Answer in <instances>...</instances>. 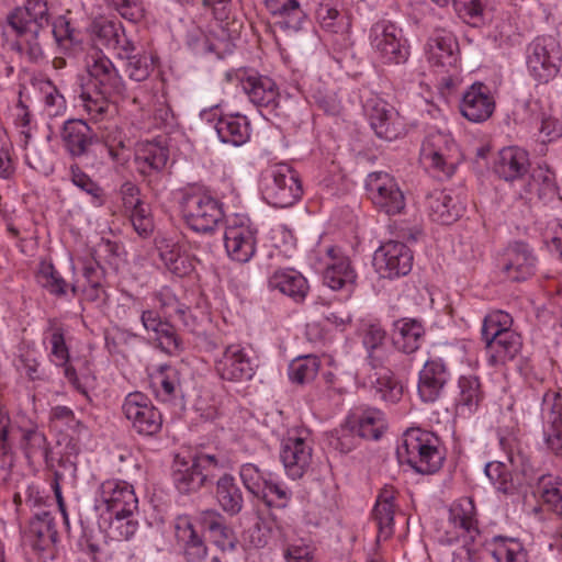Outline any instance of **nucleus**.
I'll list each match as a JSON object with an SVG mask.
<instances>
[{
  "label": "nucleus",
  "mask_w": 562,
  "mask_h": 562,
  "mask_svg": "<svg viewBox=\"0 0 562 562\" xmlns=\"http://www.w3.org/2000/svg\"><path fill=\"white\" fill-rule=\"evenodd\" d=\"M87 77H79L81 105L94 121L106 117L112 109L110 99L120 95L125 83L110 58L97 53L87 61Z\"/></svg>",
  "instance_id": "obj_1"
},
{
  "label": "nucleus",
  "mask_w": 562,
  "mask_h": 562,
  "mask_svg": "<svg viewBox=\"0 0 562 562\" xmlns=\"http://www.w3.org/2000/svg\"><path fill=\"white\" fill-rule=\"evenodd\" d=\"M386 333L379 324L366 325L362 330V345L367 350V363L373 371L369 374V383L382 401L396 403L402 396V385L394 379L387 368L389 349Z\"/></svg>",
  "instance_id": "obj_2"
},
{
  "label": "nucleus",
  "mask_w": 562,
  "mask_h": 562,
  "mask_svg": "<svg viewBox=\"0 0 562 562\" xmlns=\"http://www.w3.org/2000/svg\"><path fill=\"white\" fill-rule=\"evenodd\" d=\"M48 22V7L42 0H31L26 9H13L7 15V23L16 35L11 49L29 63H38L44 57L38 34Z\"/></svg>",
  "instance_id": "obj_3"
},
{
  "label": "nucleus",
  "mask_w": 562,
  "mask_h": 562,
  "mask_svg": "<svg viewBox=\"0 0 562 562\" xmlns=\"http://www.w3.org/2000/svg\"><path fill=\"white\" fill-rule=\"evenodd\" d=\"M400 463L409 465L419 474H434L445 461L441 441L434 432L420 428H409L396 449Z\"/></svg>",
  "instance_id": "obj_4"
},
{
  "label": "nucleus",
  "mask_w": 562,
  "mask_h": 562,
  "mask_svg": "<svg viewBox=\"0 0 562 562\" xmlns=\"http://www.w3.org/2000/svg\"><path fill=\"white\" fill-rule=\"evenodd\" d=\"M180 212L187 226L201 234H211L224 220L223 203L201 188L181 192Z\"/></svg>",
  "instance_id": "obj_5"
},
{
  "label": "nucleus",
  "mask_w": 562,
  "mask_h": 562,
  "mask_svg": "<svg viewBox=\"0 0 562 562\" xmlns=\"http://www.w3.org/2000/svg\"><path fill=\"white\" fill-rule=\"evenodd\" d=\"M263 199L274 207H289L296 203L303 193L299 173L286 164L267 168L260 180Z\"/></svg>",
  "instance_id": "obj_6"
},
{
  "label": "nucleus",
  "mask_w": 562,
  "mask_h": 562,
  "mask_svg": "<svg viewBox=\"0 0 562 562\" xmlns=\"http://www.w3.org/2000/svg\"><path fill=\"white\" fill-rule=\"evenodd\" d=\"M525 58L528 75L537 83H548L560 71L562 46L553 36H538L527 45Z\"/></svg>",
  "instance_id": "obj_7"
},
{
  "label": "nucleus",
  "mask_w": 562,
  "mask_h": 562,
  "mask_svg": "<svg viewBox=\"0 0 562 562\" xmlns=\"http://www.w3.org/2000/svg\"><path fill=\"white\" fill-rule=\"evenodd\" d=\"M223 462L215 456L198 453L191 460L177 457L172 467V481L182 494L198 492L214 477V470L222 468Z\"/></svg>",
  "instance_id": "obj_8"
},
{
  "label": "nucleus",
  "mask_w": 562,
  "mask_h": 562,
  "mask_svg": "<svg viewBox=\"0 0 562 562\" xmlns=\"http://www.w3.org/2000/svg\"><path fill=\"white\" fill-rule=\"evenodd\" d=\"M423 161L439 179H449L462 160V154L450 134L429 133L422 145Z\"/></svg>",
  "instance_id": "obj_9"
},
{
  "label": "nucleus",
  "mask_w": 562,
  "mask_h": 562,
  "mask_svg": "<svg viewBox=\"0 0 562 562\" xmlns=\"http://www.w3.org/2000/svg\"><path fill=\"white\" fill-rule=\"evenodd\" d=\"M370 44L376 58L385 65L407 61L409 46L402 29L390 21H379L370 30Z\"/></svg>",
  "instance_id": "obj_10"
},
{
  "label": "nucleus",
  "mask_w": 562,
  "mask_h": 562,
  "mask_svg": "<svg viewBox=\"0 0 562 562\" xmlns=\"http://www.w3.org/2000/svg\"><path fill=\"white\" fill-rule=\"evenodd\" d=\"M366 191L373 206L386 215L401 214L406 205L397 180L384 171H374L366 178Z\"/></svg>",
  "instance_id": "obj_11"
},
{
  "label": "nucleus",
  "mask_w": 562,
  "mask_h": 562,
  "mask_svg": "<svg viewBox=\"0 0 562 562\" xmlns=\"http://www.w3.org/2000/svg\"><path fill=\"white\" fill-rule=\"evenodd\" d=\"M214 370L224 381L245 382L252 379L257 364L241 344H229L213 356Z\"/></svg>",
  "instance_id": "obj_12"
},
{
  "label": "nucleus",
  "mask_w": 562,
  "mask_h": 562,
  "mask_svg": "<svg viewBox=\"0 0 562 562\" xmlns=\"http://www.w3.org/2000/svg\"><path fill=\"white\" fill-rule=\"evenodd\" d=\"M257 228L249 217L234 215L227 220L224 233V246L229 258L246 263L256 252Z\"/></svg>",
  "instance_id": "obj_13"
},
{
  "label": "nucleus",
  "mask_w": 562,
  "mask_h": 562,
  "mask_svg": "<svg viewBox=\"0 0 562 562\" xmlns=\"http://www.w3.org/2000/svg\"><path fill=\"white\" fill-rule=\"evenodd\" d=\"M122 412L131 427L139 435L154 436L162 426V416L150 398L142 392L128 393L123 402Z\"/></svg>",
  "instance_id": "obj_14"
},
{
  "label": "nucleus",
  "mask_w": 562,
  "mask_h": 562,
  "mask_svg": "<svg viewBox=\"0 0 562 562\" xmlns=\"http://www.w3.org/2000/svg\"><path fill=\"white\" fill-rule=\"evenodd\" d=\"M449 525L450 529L438 538L440 544L453 546L460 538L475 539L480 535L476 508L471 497H462L452 504Z\"/></svg>",
  "instance_id": "obj_15"
},
{
  "label": "nucleus",
  "mask_w": 562,
  "mask_h": 562,
  "mask_svg": "<svg viewBox=\"0 0 562 562\" xmlns=\"http://www.w3.org/2000/svg\"><path fill=\"white\" fill-rule=\"evenodd\" d=\"M373 266L383 279L405 277L413 267V252L404 243L389 240L375 250Z\"/></svg>",
  "instance_id": "obj_16"
},
{
  "label": "nucleus",
  "mask_w": 562,
  "mask_h": 562,
  "mask_svg": "<svg viewBox=\"0 0 562 562\" xmlns=\"http://www.w3.org/2000/svg\"><path fill=\"white\" fill-rule=\"evenodd\" d=\"M95 503L98 508H104L111 515L135 514L138 508L133 485L119 479H110L100 484Z\"/></svg>",
  "instance_id": "obj_17"
},
{
  "label": "nucleus",
  "mask_w": 562,
  "mask_h": 562,
  "mask_svg": "<svg viewBox=\"0 0 562 562\" xmlns=\"http://www.w3.org/2000/svg\"><path fill=\"white\" fill-rule=\"evenodd\" d=\"M538 259L532 248L524 241L509 244L498 259V267L512 281H525L535 274Z\"/></svg>",
  "instance_id": "obj_18"
},
{
  "label": "nucleus",
  "mask_w": 562,
  "mask_h": 562,
  "mask_svg": "<svg viewBox=\"0 0 562 562\" xmlns=\"http://www.w3.org/2000/svg\"><path fill=\"white\" fill-rule=\"evenodd\" d=\"M326 258L324 283L334 291H342L346 297L350 296L357 282V272L350 259L336 246L326 248Z\"/></svg>",
  "instance_id": "obj_19"
},
{
  "label": "nucleus",
  "mask_w": 562,
  "mask_h": 562,
  "mask_svg": "<svg viewBox=\"0 0 562 562\" xmlns=\"http://www.w3.org/2000/svg\"><path fill=\"white\" fill-rule=\"evenodd\" d=\"M543 442L554 454L562 451V396L548 391L542 397L541 406Z\"/></svg>",
  "instance_id": "obj_20"
},
{
  "label": "nucleus",
  "mask_w": 562,
  "mask_h": 562,
  "mask_svg": "<svg viewBox=\"0 0 562 562\" xmlns=\"http://www.w3.org/2000/svg\"><path fill=\"white\" fill-rule=\"evenodd\" d=\"M368 119L375 135L382 139L393 140L405 134L404 119L383 100H371L368 103Z\"/></svg>",
  "instance_id": "obj_21"
},
{
  "label": "nucleus",
  "mask_w": 562,
  "mask_h": 562,
  "mask_svg": "<svg viewBox=\"0 0 562 562\" xmlns=\"http://www.w3.org/2000/svg\"><path fill=\"white\" fill-rule=\"evenodd\" d=\"M169 159V149L161 142L146 140L137 145L135 167L137 172L151 184L165 170Z\"/></svg>",
  "instance_id": "obj_22"
},
{
  "label": "nucleus",
  "mask_w": 562,
  "mask_h": 562,
  "mask_svg": "<svg viewBox=\"0 0 562 562\" xmlns=\"http://www.w3.org/2000/svg\"><path fill=\"white\" fill-rule=\"evenodd\" d=\"M313 457L311 442L302 437H288L282 441L280 459L286 475L301 479L310 469Z\"/></svg>",
  "instance_id": "obj_23"
},
{
  "label": "nucleus",
  "mask_w": 562,
  "mask_h": 562,
  "mask_svg": "<svg viewBox=\"0 0 562 562\" xmlns=\"http://www.w3.org/2000/svg\"><path fill=\"white\" fill-rule=\"evenodd\" d=\"M459 108L467 120L473 123H482L492 116L495 110V101L487 86L482 82H474L463 92Z\"/></svg>",
  "instance_id": "obj_24"
},
{
  "label": "nucleus",
  "mask_w": 562,
  "mask_h": 562,
  "mask_svg": "<svg viewBox=\"0 0 562 562\" xmlns=\"http://www.w3.org/2000/svg\"><path fill=\"white\" fill-rule=\"evenodd\" d=\"M451 378L447 364L440 358L426 361L419 371L417 391L426 403L436 402L442 394Z\"/></svg>",
  "instance_id": "obj_25"
},
{
  "label": "nucleus",
  "mask_w": 562,
  "mask_h": 562,
  "mask_svg": "<svg viewBox=\"0 0 562 562\" xmlns=\"http://www.w3.org/2000/svg\"><path fill=\"white\" fill-rule=\"evenodd\" d=\"M427 209L434 222L450 225L462 216L465 204L461 194L452 190H436L427 196Z\"/></svg>",
  "instance_id": "obj_26"
},
{
  "label": "nucleus",
  "mask_w": 562,
  "mask_h": 562,
  "mask_svg": "<svg viewBox=\"0 0 562 562\" xmlns=\"http://www.w3.org/2000/svg\"><path fill=\"white\" fill-rule=\"evenodd\" d=\"M239 81L243 91L256 106L270 110H276L279 106V89L270 77L257 72H245L240 76Z\"/></svg>",
  "instance_id": "obj_27"
},
{
  "label": "nucleus",
  "mask_w": 562,
  "mask_h": 562,
  "mask_svg": "<svg viewBox=\"0 0 562 562\" xmlns=\"http://www.w3.org/2000/svg\"><path fill=\"white\" fill-rule=\"evenodd\" d=\"M60 137L65 150L71 158L87 156L98 136L82 120H67L60 131Z\"/></svg>",
  "instance_id": "obj_28"
},
{
  "label": "nucleus",
  "mask_w": 562,
  "mask_h": 562,
  "mask_svg": "<svg viewBox=\"0 0 562 562\" xmlns=\"http://www.w3.org/2000/svg\"><path fill=\"white\" fill-rule=\"evenodd\" d=\"M425 53L431 65L453 67L458 61L459 44L451 32L435 30L427 41Z\"/></svg>",
  "instance_id": "obj_29"
},
{
  "label": "nucleus",
  "mask_w": 562,
  "mask_h": 562,
  "mask_svg": "<svg viewBox=\"0 0 562 562\" xmlns=\"http://www.w3.org/2000/svg\"><path fill=\"white\" fill-rule=\"evenodd\" d=\"M530 168L528 153L517 146L505 147L499 150L494 161V172L508 182L524 180Z\"/></svg>",
  "instance_id": "obj_30"
},
{
  "label": "nucleus",
  "mask_w": 562,
  "mask_h": 562,
  "mask_svg": "<svg viewBox=\"0 0 562 562\" xmlns=\"http://www.w3.org/2000/svg\"><path fill=\"white\" fill-rule=\"evenodd\" d=\"M21 434L20 448L29 463L44 461L46 465L50 464V446L47 437L38 429L33 420L19 426Z\"/></svg>",
  "instance_id": "obj_31"
},
{
  "label": "nucleus",
  "mask_w": 562,
  "mask_h": 562,
  "mask_svg": "<svg viewBox=\"0 0 562 562\" xmlns=\"http://www.w3.org/2000/svg\"><path fill=\"white\" fill-rule=\"evenodd\" d=\"M479 562H528V554L518 539L498 536L479 557Z\"/></svg>",
  "instance_id": "obj_32"
},
{
  "label": "nucleus",
  "mask_w": 562,
  "mask_h": 562,
  "mask_svg": "<svg viewBox=\"0 0 562 562\" xmlns=\"http://www.w3.org/2000/svg\"><path fill=\"white\" fill-rule=\"evenodd\" d=\"M268 284L271 290H278L296 303L304 301L308 292L307 280L294 269L276 270Z\"/></svg>",
  "instance_id": "obj_33"
},
{
  "label": "nucleus",
  "mask_w": 562,
  "mask_h": 562,
  "mask_svg": "<svg viewBox=\"0 0 562 562\" xmlns=\"http://www.w3.org/2000/svg\"><path fill=\"white\" fill-rule=\"evenodd\" d=\"M54 517L49 512L36 513L30 520L25 538L35 550H45L57 540Z\"/></svg>",
  "instance_id": "obj_34"
},
{
  "label": "nucleus",
  "mask_w": 562,
  "mask_h": 562,
  "mask_svg": "<svg viewBox=\"0 0 562 562\" xmlns=\"http://www.w3.org/2000/svg\"><path fill=\"white\" fill-rule=\"evenodd\" d=\"M348 423L357 429L360 438L378 440L386 428L384 414L376 408H356L348 416Z\"/></svg>",
  "instance_id": "obj_35"
},
{
  "label": "nucleus",
  "mask_w": 562,
  "mask_h": 562,
  "mask_svg": "<svg viewBox=\"0 0 562 562\" xmlns=\"http://www.w3.org/2000/svg\"><path fill=\"white\" fill-rule=\"evenodd\" d=\"M393 342L396 349L411 355L417 351L425 337L423 324L414 318H403L394 323Z\"/></svg>",
  "instance_id": "obj_36"
},
{
  "label": "nucleus",
  "mask_w": 562,
  "mask_h": 562,
  "mask_svg": "<svg viewBox=\"0 0 562 562\" xmlns=\"http://www.w3.org/2000/svg\"><path fill=\"white\" fill-rule=\"evenodd\" d=\"M214 128L222 143L233 146H241L250 137L249 121L240 114L220 117Z\"/></svg>",
  "instance_id": "obj_37"
},
{
  "label": "nucleus",
  "mask_w": 562,
  "mask_h": 562,
  "mask_svg": "<svg viewBox=\"0 0 562 562\" xmlns=\"http://www.w3.org/2000/svg\"><path fill=\"white\" fill-rule=\"evenodd\" d=\"M215 498L218 506L229 516L238 515L244 508V495L232 474L225 473L215 486Z\"/></svg>",
  "instance_id": "obj_38"
},
{
  "label": "nucleus",
  "mask_w": 562,
  "mask_h": 562,
  "mask_svg": "<svg viewBox=\"0 0 562 562\" xmlns=\"http://www.w3.org/2000/svg\"><path fill=\"white\" fill-rule=\"evenodd\" d=\"M394 491L391 488L382 490L376 498L372 517L378 527V541L387 540L394 532Z\"/></svg>",
  "instance_id": "obj_39"
},
{
  "label": "nucleus",
  "mask_w": 562,
  "mask_h": 562,
  "mask_svg": "<svg viewBox=\"0 0 562 562\" xmlns=\"http://www.w3.org/2000/svg\"><path fill=\"white\" fill-rule=\"evenodd\" d=\"M265 4L272 15L280 18L276 25L281 30L296 32L302 29L305 13L297 0H265Z\"/></svg>",
  "instance_id": "obj_40"
},
{
  "label": "nucleus",
  "mask_w": 562,
  "mask_h": 562,
  "mask_svg": "<svg viewBox=\"0 0 562 562\" xmlns=\"http://www.w3.org/2000/svg\"><path fill=\"white\" fill-rule=\"evenodd\" d=\"M488 360L492 364H503L513 360L522 348L521 336L513 331L499 334L497 338L485 342Z\"/></svg>",
  "instance_id": "obj_41"
},
{
  "label": "nucleus",
  "mask_w": 562,
  "mask_h": 562,
  "mask_svg": "<svg viewBox=\"0 0 562 562\" xmlns=\"http://www.w3.org/2000/svg\"><path fill=\"white\" fill-rule=\"evenodd\" d=\"M458 389L457 408L460 414L470 415L476 412L484 398V391L479 376L473 374L461 375L458 381Z\"/></svg>",
  "instance_id": "obj_42"
},
{
  "label": "nucleus",
  "mask_w": 562,
  "mask_h": 562,
  "mask_svg": "<svg viewBox=\"0 0 562 562\" xmlns=\"http://www.w3.org/2000/svg\"><path fill=\"white\" fill-rule=\"evenodd\" d=\"M520 108L525 112L526 119L531 122L540 121L539 131L542 142H552L562 136V123L558 119L542 113L538 100L527 99L521 103Z\"/></svg>",
  "instance_id": "obj_43"
},
{
  "label": "nucleus",
  "mask_w": 562,
  "mask_h": 562,
  "mask_svg": "<svg viewBox=\"0 0 562 562\" xmlns=\"http://www.w3.org/2000/svg\"><path fill=\"white\" fill-rule=\"evenodd\" d=\"M150 385L159 401L171 402L180 393L178 371L169 366L160 367L151 376Z\"/></svg>",
  "instance_id": "obj_44"
},
{
  "label": "nucleus",
  "mask_w": 562,
  "mask_h": 562,
  "mask_svg": "<svg viewBox=\"0 0 562 562\" xmlns=\"http://www.w3.org/2000/svg\"><path fill=\"white\" fill-rule=\"evenodd\" d=\"M100 137L114 162L123 165L128 160L130 155L126 144L128 139L119 125L114 123L105 124L101 128Z\"/></svg>",
  "instance_id": "obj_45"
},
{
  "label": "nucleus",
  "mask_w": 562,
  "mask_h": 562,
  "mask_svg": "<svg viewBox=\"0 0 562 562\" xmlns=\"http://www.w3.org/2000/svg\"><path fill=\"white\" fill-rule=\"evenodd\" d=\"M158 255L164 267L177 277L182 278L193 270L190 257L177 244H162L158 247Z\"/></svg>",
  "instance_id": "obj_46"
},
{
  "label": "nucleus",
  "mask_w": 562,
  "mask_h": 562,
  "mask_svg": "<svg viewBox=\"0 0 562 562\" xmlns=\"http://www.w3.org/2000/svg\"><path fill=\"white\" fill-rule=\"evenodd\" d=\"M69 176L71 183L89 196L92 206L101 207L104 205L106 195L103 188L82 171L78 165L70 166Z\"/></svg>",
  "instance_id": "obj_47"
},
{
  "label": "nucleus",
  "mask_w": 562,
  "mask_h": 562,
  "mask_svg": "<svg viewBox=\"0 0 562 562\" xmlns=\"http://www.w3.org/2000/svg\"><path fill=\"white\" fill-rule=\"evenodd\" d=\"M526 194H536L540 201L549 202L553 200L558 194V187L555 184V178L549 170L535 171L525 189ZM521 198H528L520 193Z\"/></svg>",
  "instance_id": "obj_48"
},
{
  "label": "nucleus",
  "mask_w": 562,
  "mask_h": 562,
  "mask_svg": "<svg viewBox=\"0 0 562 562\" xmlns=\"http://www.w3.org/2000/svg\"><path fill=\"white\" fill-rule=\"evenodd\" d=\"M559 477L551 474L541 475L537 484V493L557 516L562 518V490Z\"/></svg>",
  "instance_id": "obj_49"
},
{
  "label": "nucleus",
  "mask_w": 562,
  "mask_h": 562,
  "mask_svg": "<svg viewBox=\"0 0 562 562\" xmlns=\"http://www.w3.org/2000/svg\"><path fill=\"white\" fill-rule=\"evenodd\" d=\"M319 368L318 357L314 355L300 356L289 364V379L297 384L310 383L316 378Z\"/></svg>",
  "instance_id": "obj_50"
},
{
  "label": "nucleus",
  "mask_w": 562,
  "mask_h": 562,
  "mask_svg": "<svg viewBox=\"0 0 562 562\" xmlns=\"http://www.w3.org/2000/svg\"><path fill=\"white\" fill-rule=\"evenodd\" d=\"M125 59V72L131 80L137 82L148 79L155 68L156 56L150 53L127 54Z\"/></svg>",
  "instance_id": "obj_51"
},
{
  "label": "nucleus",
  "mask_w": 562,
  "mask_h": 562,
  "mask_svg": "<svg viewBox=\"0 0 562 562\" xmlns=\"http://www.w3.org/2000/svg\"><path fill=\"white\" fill-rule=\"evenodd\" d=\"M268 507L285 508L292 499L291 490L272 474L268 480L265 490L257 497Z\"/></svg>",
  "instance_id": "obj_52"
},
{
  "label": "nucleus",
  "mask_w": 562,
  "mask_h": 562,
  "mask_svg": "<svg viewBox=\"0 0 562 562\" xmlns=\"http://www.w3.org/2000/svg\"><path fill=\"white\" fill-rule=\"evenodd\" d=\"M46 333L50 344V358L56 366H65L69 362V349L65 340V330L56 321L49 319Z\"/></svg>",
  "instance_id": "obj_53"
},
{
  "label": "nucleus",
  "mask_w": 562,
  "mask_h": 562,
  "mask_svg": "<svg viewBox=\"0 0 562 562\" xmlns=\"http://www.w3.org/2000/svg\"><path fill=\"white\" fill-rule=\"evenodd\" d=\"M272 475L271 472L261 470L255 463H244L239 468V476L245 488L256 498L265 490V486Z\"/></svg>",
  "instance_id": "obj_54"
},
{
  "label": "nucleus",
  "mask_w": 562,
  "mask_h": 562,
  "mask_svg": "<svg viewBox=\"0 0 562 562\" xmlns=\"http://www.w3.org/2000/svg\"><path fill=\"white\" fill-rule=\"evenodd\" d=\"M513 317L504 311H493L488 313L483 321L481 334L484 342L493 340L499 334L513 331Z\"/></svg>",
  "instance_id": "obj_55"
},
{
  "label": "nucleus",
  "mask_w": 562,
  "mask_h": 562,
  "mask_svg": "<svg viewBox=\"0 0 562 562\" xmlns=\"http://www.w3.org/2000/svg\"><path fill=\"white\" fill-rule=\"evenodd\" d=\"M134 514H114L109 521V537L116 541L131 540L138 530Z\"/></svg>",
  "instance_id": "obj_56"
},
{
  "label": "nucleus",
  "mask_w": 562,
  "mask_h": 562,
  "mask_svg": "<svg viewBox=\"0 0 562 562\" xmlns=\"http://www.w3.org/2000/svg\"><path fill=\"white\" fill-rule=\"evenodd\" d=\"M359 438L357 429L352 424L348 423L347 418L345 424L330 431L328 443L340 453H348L357 447Z\"/></svg>",
  "instance_id": "obj_57"
},
{
  "label": "nucleus",
  "mask_w": 562,
  "mask_h": 562,
  "mask_svg": "<svg viewBox=\"0 0 562 562\" xmlns=\"http://www.w3.org/2000/svg\"><path fill=\"white\" fill-rule=\"evenodd\" d=\"M36 278L40 285L50 294L66 295L68 284L52 263H42Z\"/></svg>",
  "instance_id": "obj_58"
},
{
  "label": "nucleus",
  "mask_w": 562,
  "mask_h": 562,
  "mask_svg": "<svg viewBox=\"0 0 562 562\" xmlns=\"http://www.w3.org/2000/svg\"><path fill=\"white\" fill-rule=\"evenodd\" d=\"M175 531L178 544L182 551L203 540V537L196 531L193 519L189 515H180L175 520Z\"/></svg>",
  "instance_id": "obj_59"
},
{
  "label": "nucleus",
  "mask_w": 562,
  "mask_h": 562,
  "mask_svg": "<svg viewBox=\"0 0 562 562\" xmlns=\"http://www.w3.org/2000/svg\"><path fill=\"white\" fill-rule=\"evenodd\" d=\"M40 89L43 93L45 113L49 117L61 115L67 109L64 95L49 80L42 82Z\"/></svg>",
  "instance_id": "obj_60"
},
{
  "label": "nucleus",
  "mask_w": 562,
  "mask_h": 562,
  "mask_svg": "<svg viewBox=\"0 0 562 562\" xmlns=\"http://www.w3.org/2000/svg\"><path fill=\"white\" fill-rule=\"evenodd\" d=\"M321 26L331 34H345L349 32L350 21L346 14L334 8H324L318 12Z\"/></svg>",
  "instance_id": "obj_61"
},
{
  "label": "nucleus",
  "mask_w": 562,
  "mask_h": 562,
  "mask_svg": "<svg viewBox=\"0 0 562 562\" xmlns=\"http://www.w3.org/2000/svg\"><path fill=\"white\" fill-rule=\"evenodd\" d=\"M101 35L108 37V46L113 48H117L121 52L119 56L125 59L127 54H134L135 47L134 44L126 38L124 31L121 26L115 25L114 23H106L102 25Z\"/></svg>",
  "instance_id": "obj_62"
},
{
  "label": "nucleus",
  "mask_w": 562,
  "mask_h": 562,
  "mask_svg": "<svg viewBox=\"0 0 562 562\" xmlns=\"http://www.w3.org/2000/svg\"><path fill=\"white\" fill-rule=\"evenodd\" d=\"M131 212V222L134 229L140 236H148L154 228V222L150 215L149 206L145 203L128 210Z\"/></svg>",
  "instance_id": "obj_63"
},
{
  "label": "nucleus",
  "mask_w": 562,
  "mask_h": 562,
  "mask_svg": "<svg viewBox=\"0 0 562 562\" xmlns=\"http://www.w3.org/2000/svg\"><path fill=\"white\" fill-rule=\"evenodd\" d=\"M484 472L497 490L506 492L509 488L510 473L503 462H488Z\"/></svg>",
  "instance_id": "obj_64"
}]
</instances>
